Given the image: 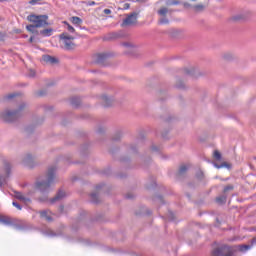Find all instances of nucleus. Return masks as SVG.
Here are the masks:
<instances>
[{
    "label": "nucleus",
    "mask_w": 256,
    "mask_h": 256,
    "mask_svg": "<svg viewBox=\"0 0 256 256\" xmlns=\"http://www.w3.org/2000/svg\"><path fill=\"white\" fill-rule=\"evenodd\" d=\"M55 171L57 167L51 166L48 168V171L44 178H41L35 183V187L40 193L44 196L39 198V201L43 203L49 201L47 194L51 193L53 185H55Z\"/></svg>",
    "instance_id": "obj_1"
},
{
    "label": "nucleus",
    "mask_w": 256,
    "mask_h": 256,
    "mask_svg": "<svg viewBox=\"0 0 256 256\" xmlns=\"http://www.w3.org/2000/svg\"><path fill=\"white\" fill-rule=\"evenodd\" d=\"M251 245H234L229 246L227 244H222L216 248H214L211 252V256H239L237 254L238 251L241 253H247L249 249H251Z\"/></svg>",
    "instance_id": "obj_2"
},
{
    "label": "nucleus",
    "mask_w": 256,
    "mask_h": 256,
    "mask_svg": "<svg viewBox=\"0 0 256 256\" xmlns=\"http://www.w3.org/2000/svg\"><path fill=\"white\" fill-rule=\"evenodd\" d=\"M28 21H30V24L26 26L27 31L30 33H37V28L39 27H46V25H49L47 21H49V16L47 15H29L27 17Z\"/></svg>",
    "instance_id": "obj_3"
},
{
    "label": "nucleus",
    "mask_w": 256,
    "mask_h": 256,
    "mask_svg": "<svg viewBox=\"0 0 256 256\" xmlns=\"http://www.w3.org/2000/svg\"><path fill=\"white\" fill-rule=\"evenodd\" d=\"M25 107L26 104L21 103L17 110L5 109L1 112L0 117L2 121H5L6 123H13V121H16V119H19V117H21V111H23Z\"/></svg>",
    "instance_id": "obj_4"
},
{
    "label": "nucleus",
    "mask_w": 256,
    "mask_h": 256,
    "mask_svg": "<svg viewBox=\"0 0 256 256\" xmlns=\"http://www.w3.org/2000/svg\"><path fill=\"white\" fill-rule=\"evenodd\" d=\"M3 171L5 175H0V187H5L7 181H9V175H11V164L9 162L4 163Z\"/></svg>",
    "instance_id": "obj_5"
},
{
    "label": "nucleus",
    "mask_w": 256,
    "mask_h": 256,
    "mask_svg": "<svg viewBox=\"0 0 256 256\" xmlns=\"http://www.w3.org/2000/svg\"><path fill=\"white\" fill-rule=\"evenodd\" d=\"M60 43L63 47V49H66L67 51L73 49L75 47V44L73 43V37L67 36V34H62L60 36Z\"/></svg>",
    "instance_id": "obj_6"
},
{
    "label": "nucleus",
    "mask_w": 256,
    "mask_h": 256,
    "mask_svg": "<svg viewBox=\"0 0 256 256\" xmlns=\"http://www.w3.org/2000/svg\"><path fill=\"white\" fill-rule=\"evenodd\" d=\"M22 165L25 167H29L30 169H33L35 165H37V162L35 161V156L32 154H25L22 157Z\"/></svg>",
    "instance_id": "obj_7"
},
{
    "label": "nucleus",
    "mask_w": 256,
    "mask_h": 256,
    "mask_svg": "<svg viewBox=\"0 0 256 256\" xmlns=\"http://www.w3.org/2000/svg\"><path fill=\"white\" fill-rule=\"evenodd\" d=\"M137 12L129 14L126 19L123 20L122 27H127L129 25H135L137 23Z\"/></svg>",
    "instance_id": "obj_8"
},
{
    "label": "nucleus",
    "mask_w": 256,
    "mask_h": 256,
    "mask_svg": "<svg viewBox=\"0 0 256 256\" xmlns=\"http://www.w3.org/2000/svg\"><path fill=\"white\" fill-rule=\"evenodd\" d=\"M100 103L103 105V107H111L113 105V97L107 96V94H103L100 96Z\"/></svg>",
    "instance_id": "obj_9"
},
{
    "label": "nucleus",
    "mask_w": 256,
    "mask_h": 256,
    "mask_svg": "<svg viewBox=\"0 0 256 256\" xmlns=\"http://www.w3.org/2000/svg\"><path fill=\"white\" fill-rule=\"evenodd\" d=\"M14 228L16 229V231H29V229H31V224L21 220L14 225Z\"/></svg>",
    "instance_id": "obj_10"
},
{
    "label": "nucleus",
    "mask_w": 256,
    "mask_h": 256,
    "mask_svg": "<svg viewBox=\"0 0 256 256\" xmlns=\"http://www.w3.org/2000/svg\"><path fill=\"white\" fill-rule=\"evenodd\" d=\"M14 197H15V199H18V201L25 203V205H29V203H31V198L26 197L21 192L14 191Z\"/></svg>",
    "instance_id": "obj_11"
},
{
    "label": "nucleus",
    "mask_w": 256,
    "mask_h": 256,
    "mask_svg": "<svg viewBox=\"0 0 256 256\" xmlns=\"http://www.w3.org/2000/svg\"><path fill=\"white\" fill-rule=\"evenodd\" d=\"M65 197V191L59 190L56 196L49 200V203L53 205V203H57V201H61V199H64Z\"/></svg>",
    "instance_id": "obj_12"
},
{
    "label": "nucleus",
    "mask_w": 256,
    "mask_h": 256,
    "mask_svg": "<svg viewBox=\"0 0 256 256\" xmlns=\"http://www.w3.org/2000/svg\"><path fill=\"white\" fill-rule=\"evenodd\" d=\"M41 219H45L48 221V223H51L53 221V217H51V211L49 210H42L39 212Z\"/></svg>",
    "instance_id": "obj_13"
},
{
    "label": "nucleus",
    "mask_w": 256,
    "mask_h": 256,
    "mask_svg": "<svg viewBox=\"0 0 256 256\" xmlns=\"http://www.w3.org/2000/svg\"><path fill=\"white\" fill-rule=\"evenodd\" d=\"M107 57H108V55L105 53L96 55V63H98V65H103V63H105Z\"/></svg>",
    "instance_id": "obj_14"
},
{
    "label": "nucleus",
    "mask_w": 256,
    "mask_h": 256,
    "mask_svg": "<svg viewBox=\"0 0 256 256\" xmlns=\"http://www.w3.org/2000/svg\"><path fill=\"white\" fill-rule=\"evenodd\" d=\"M187 171H189V165L182 164L177 173L178 177H183V175H185V173H187Z\"/></svg>",
    "instance_id": "obj_15"
},
{
    "label": "nucleus",
    "mask_w": 256,
    "mask_h": 256,
    "mask_svg": "<svg viewBox=\"0 0 256 256\" xmlns=\"http://www.w3.org/2000/svg\"><path fill=\"white\" fill-rule=\"evenodd\" d=\"M43 61H45V63H50L51 65H55V63H57V59L49 55H44Z\"/></svg>",
    "instance_id": "obj_16"
},
{
    "label": "nucleus",
    "mask_w": 256,
    "mask_h": 256,
    "mask_svg": "<svg viewBox=\"0 0 256 256\" xmlns=\"http://www.w3.org/2000/svg\"><path fill=\"white\" fill-rule=\"evenodd\" d=\"M185 73L186 75H190L191 77H197V68L195 67L185 68Z\"/></svg>",
    "instance_id": "obj_17"
},
{
    "label": "nucleus",
    "mask_w": 256,
    "mask_h": 256,
    "mask_svg": "<svg viewBox=\"0 0 256 256\" xmlns=\"http://www.w3.org/2000/svg\"><path fill=\"white\" fill-rule=\"evenodd\" d=\"M40 35H42V37H51L53 35V29L47 28V29L41 30Z\"/></svg>",
    "instance_id": "obj_18"
},
{
    "label": "nucleus",
    "mask_w": 256,
    "mask_h": 256,
    "mask_svg": "<svg viewBox=\"0 0 256 256\" xmlns=\"http://www.w3.org/2000/svg\"><path fill=\"white\" fill-rule=\"evenodd\" d=\"M70 103L73 105V107H79V105H81V99L77 96H74L70 99Z\"/></svg>",
    "instance_id": "obj_19"
},
{
    "label": "nucleus",
    "mask_w": 256,
    "mask_h": 256,
    "mask_svg": "<svg viewBox=\"0 0 256 256\" xmlns=\"http://www.w3.org/2000/svg\"><path fill=\"white\" fill-rule=\"evenodd\" d=\"M90 199L92 203H99V192H92L90 194Z\"/></svg>",
    "instance_id": "obj_20"
},
{
    "label": "nucleus",
    "mask_w": 256,
    "mask_h": 256,
    "mask_svg": "<svg viewBox=\"0 0 256 256\" xmlns=\"http://www.w3.org/2000/svg\"><path fill=\"white\" fill-rule=\"evenodd\" d=\"M0 223L3 225H12L13 222H11V218L0 216Z\"/></svg>",
    "instance_id": "obj_21"
},
{
    "label": "nucleus",
    "mask_w": 256,
    "mask_h": 256,
    "mask_svg": "<svg viewBox=\"0 0 256 256\" xmlns=\"http://www.w3.org/2000/svg\"><path fill=\"white\" fill-rule=\"evenodd\" d=\"M121 137H123V131L118 130L114 133L112 139H113V141H119L121 139Z\"/></svg>",
    "instance_id": "obj_22"
},
{
    "label": "nucleus",
    "mask_w": 256,
    "mask_h": 256,
    "mask_svg": "<svg viewBox=\"0 0 256 256\" xmlns=\"http://www.w3.org/2000/svg\"><path fill=\"white\" fill-rule=\"evenodd\" d=\"M167 13H169V9L167 7H161L158 10V15H160V17H165Z\"/></svg>",
    "instance_id": "obj_23"
},
{
    "label": "nucleus",
    "mask_w": 256,
    "mask_h": 256,
    "mask_svg": "<svg viewBox=\"0 0 256 256\" xmlns=\"http://www.w3.org/2000/svg\"><path fill=\"white\" fill-rule=\"evenodd\" d=\"M122 47H124V49H134L135 44L131 41H126L122 43Z\"/></svg>",
    "instance_id": "obj_24"
},
{
    "label": "nucleus",
    "mask_w": 256,
    "mask_h": 256,
    "mask_svg": "<svg viewBox=\"0 0 256 256\" xmlns=\"http://www.w3.org/2000/svg\"><path fill=\"white\" fill-rule=\"evenodd\" d=\"M71 22L73 23V25H81V23H83V20L77 16H73L71 18Z\"/></svg>",
    "instance_id": "obj_25"
},
{
    "label": "nucleus",
    "mask_w": 256,
    "mask_h": 256,
    "mask_svg": "<svg viewBox=\"0 0 256 256\" xmlns=\"http://www.w3.org/2000/svg\"><path fill=\"white\" fill-rule=\"evenodd\" d=\"M45 233L48 235V237H59V235H61V233H55V231L51 229H47Z\"/></svg>",
    "instance_id": "obj_26"
},
{
    "label": "nucleus",
    "mask_w": 256,
    "mask_h": 256,
    "mask_svg": "<svg viewBox=\"0 0 256 256\" xmlns=\"http://www.w3.org/2000/svg\"><path fill=\"white\" fill-rule=\"evenodd\" d=\"M17 93H12V94H8L7 96L4 97L3 101H11V99H15L17 97Z\"/></svg>",
    "instance_id": "obj_27"
},
{
    "label": "nucleus",
    "mask_w": 256,
    "mask_h": 256,
    "mask_svg": "<svg viewBox=\"0 0 256 256\" xmlns=\"http://www.w3.org/2000/svg\"><path fill=\"white\" fill-rule=\"evenodd\" d=\"M159 23H160V25H169V19H167V17H165V16H162L159 19Z\"/></svg>",
    "instance_id": "obj_28"
},
{
    "label": "nucleus",
    "mask_w": 256,
    "mask_h": 256,
    "mask_svg": "<svg viewBox=\"0 0 256 256\" xmlns=\"http://www.w3.org/2000/svg\"><path fill=\"white\" fill-rule=\"evenodd\" d=\"M216 201L220 204H223L227 201V196L226 195H222L216 198Z\"/></svg>",
    "instance_id": "obj_29"
},
{
    "label": "nucleus",
    "mask_w": 256,
    "mask_h": 256,
    "mask_svg": "<svg viewBox=\"0 0 256 256\" xmlns=\"http://www.w3.org/2000/svg\"><path fill=\"white\" fill-rule=\"evenodd\" d=\"M214 166L216 167V169H223V167H229V164H227V162H223L220 165L215 163Z\"/></svg>",
    "instance_id": "obj_30"
},
{
    "label": "nucleus",
    "mask_w": 256,
    "mask_h": 256,
    "mask_svg": "<svg viewBox=\"0 0 256 256\" xmlns=\"http://www.w3.org/2000/svg\"><path fill=\"white\" fill-rule=\"evenodd\" d=\"M205 9V5L197 4L194 6V11H203Z\"/></svg>",
    "instance_id": "obj_31"
},
{
    "label": "nucleus",
    "mask_w": 256,
    "mask_h": 256,
    "mask_svg": "<svg viewBox=\"0 0 256 256\" xmlns=\"http://www.w3.org/2000/svg\"><path fill=\"white\" fill-rule=\"evenodd\" d=\"M176 87H177L178 89H185V83H183L181 80H178V81L176 82Z\"/></svg>",
    "instance_id": "obj_32"
},
{
    "label": "nucleus",
    "mask_w": 256,
    "mask_h": 256,
    "mask_svg": "<svg viewBox=\"0 0 256 256\" xmlns=\"http://www.w3.org/2000/svg\"><path fill=\"white\" fill-rule=\"evenodd\" d=\"M151 151H152L153 153H159V151H161V147L156 146V145H152V146H151Z\"/></svg>",
    "instance_id": "obj_33"
},
{
    "label": "nucleus",
    "mask_w": 256,
    "mask_h": 256,
    "mask_svg": "<svg viewBox=\"0 0 256 256\" xmlns=\"http://www.w3.org/2000/svg\"><path fill=\"white\" fill-rule=\"evenodd\" d=\"M214 159H216V161H221V153L217 150L214 151Z\"/></svg>",
    "instance_id": "obj_34"
},
{
    "label": "nucleus",
    "mask_w": 256,
    "mask_h": 256,
    "mask_svg": "<svg viewBox=\"0 0 256 256\" xmlns=\"http://www.w3.org/2000/svg\"><path fill=\"white\" fill-rule=\"evenodd\" d=\"M196 177H197V179H199L201 181L205 177V174L203 173V171L199 170L196 173Z\"/></svg>",
    "instance_id": "obj_35"
},
{
    "label": "nucleus",
    "mask_w": 256,
    "mask_h": 256,
    "mask_svg": "<svg viewBox=\"0 0 256 256\" xmlns=\"http://www.w3.org/2000/svg\"><path fill=\"white\" fill-rule=\"evenodd\" d=\"M166 5H179L177 0H166Z\"/></svg>",
    "instance_id": "obj_36"
},
{
    "label": "nucleus",
    "mask_w": 256,
    "mask_h": 256,
    "mask_svg": "<svg viewBox=\"0 0 256 256\" xmlns=\"http://www.w3.org/2000/svg\"><path fill=\"white\" fill-rule=\"evenodd\" d=\"M169 221H175V214L172 211L168 212Z\"/></svg>",
    "instance_id": "obj_37"
},
{
    "label": "nucleus",
    "mask_w": 256,
    "mask_h": 256,
    "mask_svg": "<svg viewBox=\"0 0 256 256\" xmlns=\"http://www.w3.org/2000/svg\"><path fill=\"white\" fill-rule=\"evenodd\" d=\"M13 207H16V209H18V211H21L23 208L20 206L19 203H17L16 201L12 202Z\"/></svg>",
    "instance_id": "obj_38"
},
{
    "label": "nucleus",
    "mask_w": 256,
    "mask_h": 256,
    "mask_svg": "<svg viewBox=\"0 0 256 256\" xmlns=\"http://www.w3.org/2000/svg\"><path fill=\"white\" fill-rule=\"evenodd\" d=\"M130 153H137V146L131 144L130 145Z\"/></svg>",
    "instance_id": "obj_39"
},
{
    "label": "nucleus",
    "mask_w": 256,
    "mask_h": 256,
    "mask_svg": "<svg viewBox=\"0 0 256 256\" xmlns=\"http://www.w3.org/2000/svg\"><path fill=\"white\" fill-rule=\"evenodd\" d=\"M67 29L70 33H75V28H73V26L67 24Z\"/></svg>",
    "instance_id": "obj_40"
},
{
    "label": "nucleus",
    "mask_w": 256,
    "mask_h": 256,
    "mask_svg": "<svg viewBox=\"0 0 256 256\" xmlns=\"http://www.w3.org/2000/svg\"><path fill=\"white\" fill-rule=\"evenodd\" d=\"M233 190V186L229 185L224 188V193H227V191Z\"/></svg>",
    "instance_id": "obj_41"
},
{
    "label": "nucleus",
    "mask_w": 256,
    "mask_h": 256,
    "mask_svg": "<svg viewBox=\"0 0 256 256\" xmlns=\"http://www.w3.org/2000/svg\"><path fill=\"white\" fill-rule=\"evenodd\" d=\"M28 76L29 77H35V70H29Z\"/></svg>",
    "instance_id": "obj_42"
},
{
    "label": "nucleus",
    "mask_w": 256,
    "mask_h": 256,
    "mask_svg": "<svg viewBox=\"0 0 256 256\" xmlns=\"http://www.w3.org/2000/svg\"><path fill=\"white\" fill-rule=\"evenodd\" d=\"M41 0H30V5H37Z\"/></svg>",
    "instance_id": "obj_43"
},
{
    "label": "nucleus",
    "mask_w": 256,
    "mask_h": 256,
    "mask_svg": "<svg viewBox=\"0 0 256 256\" xmlns=\"http://www.w3.org/2000/svg\"><path fill=\"white\" fill-rule=\"evenodd\" d=\"M119 37H123V33L114 34V39H119Z\"/></svg>",
    "instance_id": "obj_44"
},
{
    "label": "nucleus",
    "mask_w": 256,
    "mask_h": 256,
    "mask_svg": "<svg viewBox=\"0 0 256 256\" xmlns=\"http://www.w3.org/2000/svg\"><path fill=\"white\" fill-rule=\"evenodd\" d=\"M87 5L88 7H93V5H95V1H88Z\"/></svg>",
    "instance_id": "obj_45"
},
{
    "label": "nucleus",
    "mask_w": 256,
    "mask_h": 256,
    "mask_svg": "<svg viewBox=\"0 0 256 256\" xmlns=\"http://www.w3.org/2000/svg\"><path fill=\"white\" fill-rule=\"evenodd\" d=\"M98 133H105V127H99Z\"/></svg>",
    "instance_id": "obj_46"
},
{
    "label": "nucleus",
    "mask_w": 256,
    "mask_h": 256,
    "mask_svg": "<svg viewBox=\"0 0 256 256\" xmlns=\"http://www.w3.org/2000/svg\"><path fill=\"white\" fill-rule=\"evenodd\" d=\"M135 196L132 194V193H128L127 195H126V198L127 199H133Z\"/></svg>",
    "instance_id": "obj_47"
},
{
    "label": "nucleus",
    "mask_w": 256,
    "mask_h": 256,
    "mask_svg": "<svg viewBox=\"0 0 256 256\" xmlns=\"http://www.w3.org/2000/svg\"><path fill=\"white\" fill-rule=\"evenodd\" d=\"M105 15H111V10L110 9H104Z\"/></svg>",
    "instance_id": "obj_48"
},
{
    "label": "nucleus",
    "mask_w": 256,
    "mask_h": 256,
    "mask_svg": "<svg viewBox=\"0 0 256 256\" xmlns=\"http://www.w3.org/2000/svg\"><path fill=\"white\" fill-rule=\"evenodd\" d=\"M103 187V184H99L96 186V191H99V189H101Z\"/></svg>",
    "instance_id": "obj_49"
},
{
    "label": "nucleus",
    "mask_w": 256,
    "mask_h": 256,
    "mask_svg": "<svg viewBox=\"0 0 256 256\" xmlns=\"http://www.w3.org/2000/svg\"><path fill=\"white\" fill-rule=\"evenodd\" d=\"M224 58H226V59H231V54H225V55H224Z\"/></svg>",
    "instance_id": "obj_50"
},
{
    "label": "nucleus",
    "mask_w": 256,
    "mask_h": 256,
    "mask_svg": "<svg viewBox=\"0 0 256 256\" xmlns=\"http://www.w3.org/2000/svg\"><path fill=\"white\" fill-rule=\"evenodd\" d=\"M234 19H235L236 21H239V19H243V17H241V16H235Z\"/></svg>",
    "instance_id": "obj_51"
},
{
    "label": "nucleus",
    "mask_w": 256,
    "mask_h": 256,
    "mask_svg": "<svg viewBox=\"0 0 256 256\" xmlns=\"http://www.w3.org/2000/svg\"><path fill=\"white\" fill-rule=\"evenodd\" d=\"M130 5L128 3L124 4V9H129Z\"/></svg>",
    "instance_id": "obj_52"
},
{
    "label": "nucleus",
    "mask_w": 256,
    "mask_h": 256,
    "mask_svg": "<svg viewBox=\"0 0 256 256\" xmlns=\"http://www.w3.org/2000/svg\"><path fill=\"white\" fill-rule=\"evenodd\" d=\"M252 245H256V238L252 239Z\"/></svg>",
    "instance_id": "obj_53"
},
{
    "label": "nucleus",
    "mask_w": 256,
    "mask_h": 256,
    "mask_svg": "<svg viewBox=\"0 0 256 256\" xmlns=\"http://www.w3.org/2000/svg\"><path fill=\"white\" fill-rule=\"evenodd\" d=\"M137 3L141 2V3H145V0H135Z\"/></svg>",
    "instance_id": "obj_54"
},
{
    "label": "nucleus",
    "mask_w": 256,
    "mask_h": 256,
    "mask_svg": "<svg viewBox=\"0 0 256 256\" xmlns=\"http://www.w3.org/2000/svg\"><path fill=\"white\" fill-rule=\"evenodd\" d=\"M30 43H33V37H30Z\"/></svg>",
    "instance_id": "obj_55"
},
{
    "label": "nucleus",
    "mask_w": 256,
    "mask_h": 256,
    "mask_svg": "<svg viewBox=\"0 0 256 256\" xmlns=\"http://www.w3.org/2000/svg\"><path fill=\"white\" fill-rule=\"evenodd\" d=\"M60 211H61V213H62V211H63V206H60Z\"/></svg>",
    "instance_id": "obj_56"
},
{
    "label": "nucleus",
    "mask_w": 256,
    "mask_h": 256,
    "mask_svg": "<svg viewBox=\"0 0 256 256\" xmlns=\"http://www.w3.org/2000/svg\"><path fill=\"white\" fill-rule=\"evenodd\" d=\"M0 1H5V0H0Z\"/></svg>",
    "instance_id": "obj_57"
}]
</instances>
